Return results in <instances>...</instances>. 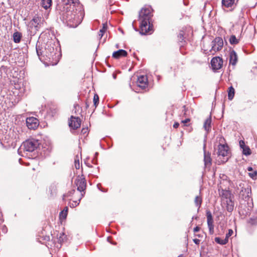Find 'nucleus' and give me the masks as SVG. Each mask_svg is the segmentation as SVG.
I'll use <instances>...</instances> for the list:
<instances>
[{"mask_svg": "<svg viewBox=\"0 0 257 257\" xmlns=\"http://www.w3.org/2000/svg\"><path fill=\"white\" fill-rule=\"evenodd\" d=\"M84 13L78 0H65V24L69 28H76L82 21Z\"/></svg>", "mask_w": 257, "mask_h": 257, "instance_id": "obj_1", "label": "nucleus"}, {"mask_svg": "<svg viewBox=\"0 0 257 257\" xmlns=\"http://www.w3.org/2000/svg\"><path fill=\"white\" fill-rule=\"evenodd\" d=\"M153 9L151 7L142 8L139 12V21H140V33L145 35L152 31L153 25L151 22Z\"/></svg>", "mask_w": 257, "mask_h": 257, "instance_id": "obj_2", "label": "nucleus"}, {"mask_svg": "<svg viewBox=\"0 0 257 257\" xmlns=\"http://www.w3.org/2000/svg\"><path fill=\"white\" fill-rule=\"evenodd\" d=\"M61 50L59 49L57 54L54 49H36L40 60L47 65L57 64L59 56L61 55Z\"/></svg>", "mask_w": 257, "mask_h": 257, "instance_id": "obj_3", "label": "nucleus"}, {"mask_svg": "<svg viewBox=\"0 0 257 257\" xmlns=\"http://www.w3.org/2000/svg\"><path fill=\"white\" fill-rule=\"evenodd\" d=\"M45 21L44 18L38 15H35L30 21L29 24L28 32L31 36L35 35L37 32L43 27Z\"/></svg>", "mask_w": 257, "mask_h": 257, "instance_id": "obj_4", "label": "nucleus"}, {"mask_svg": "<svg viewBox=\"0 0 257 257\" xmlns=\"http://www.w3.org/2000/svg\"><path fill=\"white\" fill-rule=\"evenodd\" d=\"M224 139L221 137L219 138V141L220 143H223ZM229 150L228 147L226 144H221V143L218 146L217 155L219 159H221V157H223V159L221 160L222 163H225L228 159Z\"/></svg>", "mask_w": 257, "mask_h": 257, "instance_id": "obj_5", "label": "nucleus"}, {"mask_svg": "<svg viewBox=\"0 0 257 257\" xmlns=\"http://www.w3.org/2000/svg\"><path fill=\"white\" fill-rule=\"evenodd\" d=\"M40 144L38 140L29 139L23 143L24 149L26 152H32L38 149Z\"/></svg>", "mask_w": 257, "mask_h": 257, "instance_id": "obj_6", "label": "nucleus"}, {"mask_svg": "<svg viewBox=\"0 0 257 257\" xmlns=\"http://www.w3.org/2000/svg\"><path fill=\"white\" fill-rule=\"evenodd\" d=\"M43 109L39 110V112H37L38 113L37 116L39 119L43 120V119H50L54 117L56 113L57 109L54 107H50L47 109L46 113H44Z\"/></svg>", "mask_w": 257, "mask_h": 257, "instance_id": "obj_7", "label": "nucleus"}, {"mask_svg": "<svg viewBox=\"0 0 257 257\" xmlns=\"http://www.w3.org/2000/svg\"><path fill=\"white\" fill-rule=\"evenodd\" d=\"M81 124V120L78 116H71L68 120V125L72 133H74L75 130L79 128Z\"/></svg>", "mask_w": 257, "mask_h": 257, "instance_id": "obj_8", "label": "nucleus"}, {"mask_svg": "<svg viewBox=\"0 0 257 257\" xmlns=\"http://www.w3.org/2000/svg\"><path fill=\"white\" fill-rule=\"evenodd\" d=\"M52 148L53 145L51 140L47 138L44 139L43 143L42 145V150L44 154L46 156L49 155L52 150Z\"/></svg>", "mask_w": 257, "mask_h": 257, "instance_id": "obj_9", "label": "nucleus"}, {"mask_svg": "<svg viewBox=\"0 0 257 257\" xmlns=\"http://www.w3.org/2000/svg\"><path fill=\"white\" fill-rule=\"evenodd\" d=\"M75 183L77 187V190L80 192L84 191L86 187V181L83 175L78 176L75 180Z\"/></svg>", "mask_w": 257, "mask_h": 257, "instance_id": "obj_10", "label": "nucleus"}, {"mask_svg": "<svg viewBox=\"0 0 257 257\" xmlns=\"http://www.w3.org/2000/svg\"><path fill=\"white\" fill-rule=\"evenodd\" d=\"M211 65L213 71L220 69L223 65L222 59L220 57H214L211 60Z\"/></svg>", "mask_w": 257, "mask_h": 257, "instance_id": "obj_11", "label": "nucleus"}, {"mask_svg": "<svg viewBox=\"0 0 257 257\" xmlns=\"http://www.w3.org/2000/svg\"><path fill=\"white\" fill-rule=\"evenodd\" d=\"M251 194V187L249 186H247V187H242L241 190L239 192V196L243 200L245 201H247L249 200V199L250 198Z\"/></svg>", "mask_w": 257, "mask_h": 257, "instance_id": "obj_12", "label": "nucleus"}, {"mask_svg": "<svg viewBox=\"0 0 257 257\" xmlns=\"http://www.w3.org/2000/svg\"><path fill=\"white\" fill-rule=\"evenodd\" d=\"M27 126L29 129L35 130L39 124V119L34 117H29L26 119Z\"/></svg>", "mask_w": 257, "mask_h": 257, "instance_id": "obj_13", "label": "nucleus"}, {"mask_svg": "<svg viewBox=\"0 0 257 257\" xmlns=\"http://www.w3.org/2000/svg\"><path fill=\"white\" fill-rule=\"evenodd\" d=\"M206 217L209 232L211 235L214 233L213 219L211 212L209 210H206Z\"/></svg>", "mask_w": 257, "mask_h": 257, "instance_id": "obj_14", "label": "nucleus"}, {"mask_svg": "<svg viewBox=\"0 0 257 257\" xmlns=\"http://www.w3.org/2000/svg\"><path fill=\"white\" fill-rule=\"evenodd\" d=\"M212 46L211 48H222L224 46L227 45V42L225 40L224 43L223 40L221 37H216L212 42Z\"/></svg>", "mask_w": 257, "mask_h": 257, "instance_id": "obj_15", "label": "nucleus"}, {"mask_svg": "<svg viewBox=\"0 0 257 257\" xmlns=\"http://www.w3.org/2000/svg\"><path fill=\"white\" fill-rule=\"evenodd\" d=\"M138 86L142 89H145L148 85V79L147 75H140L138 77Z\"/></svg>", "mask_w": 257, "mask_h": 257, "instance_id": "obj_16", "label": "nucleus"}, {"mask_svg": "<svg viewBox=\"0 0 257 257\" xmlns=\"http://www.w3.org/2000/svg\"><path fill=\"white\" fill-rule=\"evenodd\" d=\"M204 165L206 167H210L212 164V159L211 158V154L209 152H206L205 150V145H204Z\"/></svg>", "mask_w": 257, "mask_h": 257, "instance_id": "obj_17", "label": "nucleus"}, {"mask_svg": "<svg viewBox=\"0 0 257 257\" xmlns=\"http://www.w3.org/2000/svg\"><path fill=\"white\" fill-rule=\"evenodd\" d=\"M185 32L183 31H180L177 36V41L180 48L185 46L186 44L185 37H184Z\"/></svg>", "mask_w": 257, "mask_h": 257, "instance_id": "obj_18", "label": "nucleus"}, {"mask_svg": "<svg viewBox=\"0 0 257 257\" xmlns=\"http://www.w3.org/2000/svg\"><path fill=\"white\" fill-rule=\"evenodd\" d=\"M127 55V52L124 49H118L113 52L112 56L115 59H119L121 58L126 57Z\"/></svg>", "mask_w": 257, "mask_h": 257, "instance_id": "obj_19", "label": "nucleus"}, {"mask_svg": "<svg viewBox=\"0 0 257 257\" xmlns=\"http://www.w3.org/2000/svg\"><path fill=\"white\" fill-rule=\"evenodd\" d=\"M226 209L229 212H231L234 209V203L231 198L225 200Z\"/></svg>", "mask_w": 257, "mask_h": 257, "instance_id": "obj_20", "label": "nucleus"}, {"mask_svg": "<svg viewBox=\"0 0 257 257\" xmlns=\"http://www.w3.org/2000/svg\"><path fill=\"white\" fill-rule=\"evenodd\" d=\"M237 61V56L236 53L232 50L230 53V63L232 65H235Z\"/></svg>", "mask_w": 257, "mask_h": 257, "instance_id": "obj_21", "label": "nucleus"}, {"mask_svg": "<svg viewBox=\"0 0 257 257\" xmlns=\"http://www.w3.org/2000/svg\"><path fill=\"white\" fill-rule=\"evenodd\" d=\"M220 196L226 200L231 198V193L229 191L226 190H222L219 193Z\"/></svg>", "mask_w": 257, "mask_h": 257, "instance_id": "obj_22", "label": "nucleus"}, {"mask_svg": "<svg viewBox=\"0 0 257 257\" xmlns=\"http://www.w3.org/2000/svg\"><path fill=\"white\" fill-rule=\"evenodd\" d=\"M52 0H42L41 2V6L45 10H48L52 6Z\"/></svg>", "mask_w": 257, "mask_h": 257, "instance_id": "obj_23", "label": "nucleus"}, {"mask_svg": "<svg viewBox=\"0 0 257 257\" xmlns=\"http://www.w3.org/2000/svg\"><path fill=\"white\" fill-rule=\"evenodd\" d=\"M13 40L15 43H19L22 39V34L21 33L16 31L13 34Z\"/></svg>", "mask_w": 257, "mask_h": 257, "instance_id": "obj_24", "label": "nucleus"}, {"mask_svg": "<svg viewBox=\"0 0 257 257\" xmlns=\"http://www.w3.org/2000/svg\"><path fill=\"white\" fill-rule=\"evenodd\" d=\"M211 122V116H210L209 117L207 118L205 120V121L204 123V125H203V127H204V129L207 132H209V130H210Z\"/></svg>", "mask_w": 257, "mask_h": 257, "instance_id": "obj_25", "label": "nucleus"}, {"mask_svg": "<svg viewBox=\"0 0 257 257\" xmlns=\"http://www.w3.org/2000/svg\"><path fill=\"white\" fill-rule=\"evenodd\" d=\"M247 170L249 172L248 173V176L252 179H255L257 176V171L254 170L251 167H248Z\"/></svg>", "mask_w": 257, "mask_h": 257, "instance_id": "obj_26", "label": "nucleus"}, {"mask_svg": "<svg viewBox=\"0 0 257 257\" xmlns=\"http://www.w3.org/2000/svg\"><path fill=\"white\" fill-rule=\"evenodd\" d=\"M60 235H61L59 236V237L57 238V242L56 243V246L58 248H60L62 247V243L64 241V239L62 236L64 235V232H62Z\"/></svg>", "mask_w": 257, "mask_h": 257, "instance_id": "obj_27", "label": "nucleus"}, {"mask_svg": "<svg viewBox=\"0 0 257 257\" xmlns=\"http://www.w3.org/2000/svg\"><path fill=\"white\" fill-rule=\"evenodd\" d=\"M234 3V0H222V6L226 8L231 7Z\"/></svg>", "mask_w": 257, "mask_h": 257, "instance_id": "obj_28", "label": "nucleus"}, {"mask_svg": "<svg viewBox=\"0 0 257 257\" xmlns=\"http://www.w3.org/2000/svg\"><path fill=\"white\" fill-rule=\"evenodd\" d=\"M235 93V90L234 88L231 86L228 88V98L229 100H232L234 97Z\"/></svg>", "mask_w": 257, "mask_h": 257, "instance_id": "obj_29", "label": "nucleus"}, {"mask_svg": "<svg viewBox=\"0 0 257 257\" xmlns=\"http://www.w3.org/2000/svg\"><path fill=\"white\" fill-rule=\"evenodd\" d=\"M229 42L231 45H234L239 43V39L235 35H232L229 39Z\"/></svg>", "mask_w": 257, "mask_h": 257, "instance_id": "obj_30", "label": "nucleus"}, {"mask_svg": "<svg viewBox=\"0 0 257 257\" xmlns=\"http://www.w3.org/2000/svg\"><path fill=\"white\" fill-rule=\"evenodd\" d=\"M84 194L82 193H81V197L77 201H73L72 202H69V204L71 208H74L76 206H78L79 204L80 200L82 197L83 196Z\"/></svg>", "mask_w": 257, "mask_h": 257, "instance_id": "obj_31", "label": "nucleus"}, {"mask_svg": "<svg viewBox=\"0 0 257 257\" xmlns=\"http://www.w3.org/2000/svg\"><path fill=\"white\" fill-rule=\"evenodd\" d=\"M202 202V199L201 196H196L194 200V202L195 204V205L198 207V210H199V208L200 207L201 204Z\"/></svg>", "mask_w": 257, "mask_h": 257, "instance_id": "obj_32", "label": "nucleus"}, {"mask_svg": "<svg viewBox=\"0 0 257 257\" xmlns=\"http://www.w3.org/2000/svg\"><path fill=\"white\" fill-rule=\"evenodd\" d=\"M215 241L216 243L221 245L226 244L228 242V241L225 238L222 239L219 237H215Z\"/></svg>", "mask_w": 257, "mask_h": 257, "instance_id": "obj_33", "label": "nucleus"}, {"mask_svg": "<svg viewBox=\"0 0 257 257\" xmlns=\"http://www.w3.org/2000/svg\"><path fill=\"white\" fill-rule=\"evenodd\" d=\"M242 153L244 155L246 156L250 155L251 153V150L248 146L242 149Z\"/></svg>", "mask_w": 257, "mask_h": 257, "instance_id": "obj_34", "label": "nucleus"}, {"mask_svg": "<svg viewBox=\"0 0 257 257\" xmlns=\"http://www.w3.org/2000/svg\"><path fill=\"white\" fill-rule=\"evenodd\" d=\"M248 223L251 225H257V217H251L250 218L248 221Z\"/></svg>", "mask_w": 257, "mask_h": 257, "instance_id": "obj_35", "label": "nucleus"}, {"mask_svg": "<svg viewBox=\"0 0 257 257\" xmlns=\"http://www.w3.org/2000/svg\"><path fill=\"white\" fill-rule=\"evenodd\" d=\"M74 165L75 167L77 170L80 168L79 157L78 155H76L75 157Z\"/></svg>", "mask_w": 257, "mask_h": 257, "instance_id": "obj_36", "label": "nucleus"}, {"mask_svg": "<svg viewBox=\"0 0 257 257\" xmlns=\"http://www.w3.org/2000/svg\"><path fill=\"white\" fill-rule=\"evenodd\" d=\"M64 209H63L60 213L59 215V222L62 225L63 222L64 221Z\"/></svg>", "mask_w": 257, "mask_h": 257, "instance_id": "obj_37", "label": "nucleus"}, {"mask_svg": "<svg viewBox=\"0 0 257 257\" xmlns=\"http://www.w3.org/2000/svg\"><path fill=\"white\" fill-rule=\"evenodd\" d=\"M93 103L95 107H96L99 103V96L97 94H95L93 97Z\"/></svg>", "mask_w": 257, "mask_h": 257, "instance_id": "obj_38", "label": "nucleus"}, {"mask_svg": "<svg viewBox=\"0 0 257 257\" xmlns=\"http://www.w3.org/2000/svg\"><path fill=\"white\" fill-rule=\"evenodd\" d=\"M233 231L232 229H230L228 230V232L226 234L225 239L228 241V238L232 235Z\"/></svg>", "mask_w": 257, "mask_h": 257, "instance_id": "obj_39", "label": "nucleus"}, {"mask_svg": "<svg viewBox=\"0 0 257 257\" xmlns=\"http://www.w3.org/2000/svg\"><path fill=\"white\" fill-rule=\"evenodd\" d=\"M88 134V127H83L81 131V134L82 135H87Z\"/></svg>", "mask_w": 257, "mask_h": 257, "instance_id": "obj_40", "label": "nucleus"}, {"mask_svg": "<svg viewBox=\"0 0 257 257\" xmlns=\"http://www.w3.org/2000/svg\"><path fill=\"white\" fill-rule=\"evenodd\" d=\"M49 189L51 191V194L52 195H54L56 193V189L54 186H51Z\"/></svg>", "mask_w": 257, "mask_h": 257, "instance_id": "obj_41", "label": "nucleus"}, {"mask_svg": "<svg viewBox=\"0 0 257 257\" xmlns=\"http://www.w3.org/2000/svg\"><path fill=\"white\" fill-rule=\"evenodd\" d=\"M239 144L240 147L241 149L247 146L245 145L244 142L242 140H240L239 142Z\"/></svg>", "mask_w": 257, "mask_h": 257, "instance_id": "obj_42", "label": "nucleus"}, {"mask_svg": "<svg viewBox=\"0 0 257 257\" xmlns=\"http://www.w3.org/2000/svg\"><path fill=\"white\" fill-rule=\"evenodd\" d=\"M183 110H182V111L183 112V114L184 115H186V113H187V111L188 110V108L186 107V105H184L183 106Z\"/></svg>", "mask_w": 257, "mask_h": 257, "instance_id": "obj_43", "label": "nucleus"}, {"mask_svg": "<svg viewBox=\"0 0 257 257\" xmlns=\"http://www.w3.org/2000/svg\"><path fill=\"white\" fill-rule=\"evenodd\" d=\"M75 192V190H71V191H69L67 194H65V197L66 196H71L72 194H73Z\"/></svg>", "mask_w": 257, "mask_h": 257, "instance_id": "obj_44", "label": "nucleus"}, {"mask_svg": "<svg viewBox=\"0 0 257 257\" xmlns=\"http://www.w3.org/2000/svg\"><path fill=\"white\" fill-rule=\"evenodd\" d=\"M98 155V153L97 152H96L95 153V156H94V159L92 160V162L93 164H96V162L97 161V159H96V157L97 156V155Z\"/></svg>", "mask_w": 257, "mask_h": 257, "instance_id": "obj_45", "label": "nucleus"}, {"mask_svg": "<svg viewBox=\"0 0 257 257\" xmlns=\"http://www.w3.org/2000/svg\"><path fill=\"white\" fill-rule=\"evenodd\" d=\"M104 34V33H103L102 31H99L98 34V38L101 39L103 36Z\"/></svg>", "mask_w": 257, "mask_h": 257, "instance_id": "obj_46", "label": "nucleus"}, {"mask_svg": "<svg viewBox=\"0 0 257 257\" xmlns=\"http://www.w3.org/2000/svg\"><path fill=\"white\" fill-rule=\"evenodd\" d=\"M11 57V55H9V56L8 57L6 55H5L3 56V59H2V60L3 61H7V60H8L9 61H10V59L9 58V57Z\"/></svg>", "mask_w": 257, "mask_h": 257, "instance_id": "obj_47", "label": "nucleus"}, {"mask_svg": "<svg viewBox=\"0 0 257 257\" xmlns=\"http://www.w3.org/2000/svg\"><path fill=\"white\" fill-rule=\"evenodd\" d=\"M43 240L45 241H48L50 240V236L49 235H45L42 236Z\"/></svg>", "mask_w": 257, "mask_h": 257, "instance_id": "obj_48", "label": "nucleus"}, {"mask_svg": "<svg viewBox=\"0 0 257 257\" xmlns=\"http://www.w3.org/2000/svg\"><path fill=\"white\" fill-rule=\"evenodd\" d=\"M193 242L197 245L199 244L200 240L199 239L197 238H194L193 239Z\"/></svg>", "mask_w": 257, "mask_h": 257, "instance_id": "obj_49", "label": "nucleus"}, {"mask_svg": "<svg viewBox=\"0 0 257 257\" xmlns=\"http://www.w3.org/2000/svg\"><path fill=\"white\" fill-rule=\"evenodd\" d=\"M77 107H79V105L78 104H74V109L73 110H74L75 113L76 112V111L77 110Z\"/></svg>", "mask_w": 257, "mask_h": 257, "instance_id": "obj_50", "label": "nucleus"}, {"mask_svg": "<svg viewBox=\"0 0 257 257\" xmlns=\"http://www.w3.org/2000/svg\"><path fill=\"white\" fill-rule=\"evenodd\" d=\"M200 230V227L198 226H196L193 229V231L194 232H198Z\"/></svg>", "mask_w": 257, "mask_h": 257, "instance_id": "obj_51", "label": "nucleus"}, {"mask_svg": "<svg viewBox=\"0 0 257 257\" xmlns=\"http://www.w3.org/2000/svg\"><path fill=\"white\" fill-rule=\"evenodd\" d=\"M190 119L189 118H186L185 120H182V122L185 124L189 122Z\"/></svg>", "mask_w": 257, "mask_h": 257, "instance_id": "obj_52", "label": "nucleus"}, {"mask_svg": "<svg viewBox=\"0 0 257 257\" xmlns=\"http://www.w3.org/2000/svg\"><path fill=\"white\" fill-rule=\"evenodd\" d=\"M179 123L177 122H175L173 125V127L175 128H177L179 127Z\"/></svg>", "mask_w": 257, "mask_h": 257, "instance_id": "obj_53", "label": "nucleus"}, {"mask_svg": "<svg viewBox=\"0 0 257 257\" xmlns=\"http://www.w3.org/2000/svg\"><path fill=\"white\" fill-rule=\"evenodd\" d=\"M68 208L67 206H65V219L66 218L67 215Z\"/></svg>", "mask_w": 257, "mask_h": 257, "instance_id": "obj_54", "label": "nucleus"}, {"mask_svg": "<svg viewBox=\"0 0 257 257\" xmlns=\"http://www.w3.org/2000/svg\"><path fill=\"white\" fill-rule=\"evenodd\" d=\"M6 69V67H5L4 66H2L0 68L1 71H5Z\"/></svg>", "mask_w": 257, "mask_h": 257, "instance_id": "obj_55", "label": "nucleus"}, {"mask_svg": "<svg viewBox=\"0 0 257 257\" xmlns=\"http://www.w3.org/2000/svg\"><path fill=\"white\" fill-rule=\"evenodd\" d=\"M3 51L4 53H3V54H5L6 52L9 53L10 52V49H7V51H6L5 49H3Z\"/></svg>", "mask_w": 257, "mask_h": 257, "instance_id": "obj_56", "label": "nucleus"}, {"mask_svg": "<svg viewBox=\"0 0 257 257\" xmlns=\"http://www.w3.org/2000/svg\"><path fill=\"white\" fill-rule=\"evenodd\" d=\"M86 108H88L89 106V102L88 101L85 102Z\"/></svg>", "mask_w": 257, "mask_h": 257, "instance_id": "obj_57", "label": "nucleus"}, {"mask_svg": "<svg viewBox=\"0 0 257 257\" xmlns=\"http://www.w3.org/2000/svg\"><path fill=\"white\" fill-rule=\"evenodd\" d=\"M106 27L102 28L99 31H102L103 33H105L106 31Z\"/></svg>", "mask_w": 257, "mask_h": 257, "instance_id": "obj_58", "label": "nucleus"}, {"mask_svg": "<svg viewBox=\"0 0 257 257\" xmlns=\"http://www.w3.org/2000/svg\"><path fill=\"white\" fill-rule=\"evenodd\" d=\"M106 27L102 28L99 31H102L103 33H105L106 31Z\"/></svg>", "mask_w": 257, "mask_h": 257, "instance_id": "obj_59", "label": "nucleus"}, {"mask_svg": "<svg viewBox=\"0 0 257 257\" xmlns=\"http://www.w3.org/2000/svg\"><path fill=\"white\" fill-rule=\"evenodd\" d=\"M104 27H106L107 28V24L106 23H104L103 24V27L102 28H104Z\"/></svg>", "mask_w": 257, "mask_h": 257, "instance_id": "obj_60", "label": "nucleus"}, {"mask_svg": "<svg viewBox=\"0 0 257 257\" xmlns=\"http://www.w3.org/2000/svg\"><path fill=\"white\" fill-rule=\"evenodd\" d=\"M115 47H116V48H118V47H119V44H116L115 45Z\"/></svg>", "mask_w": 257, "mask_h": 257, "instance_id": "obj_61", "label": "nucleus"}, {"mask_svg": "<svg viewBox=\"0 0 257 257\" xmlns=\"http://www.w3.org/2000/svg\"><path fill=\"white\" fill-rule=\"evenodd\" d=\"M85 163L87 165V166L88 167H92L91 166H90V165H89L87 164H86V162H85Z\"/></svg>", "mask_w": 257, "mask_h": 257, "instance_id": "obj_62", "label": "nucleus"}, {"mask_svg": "<svg viewBox=\"0 0 257 257\" xmlns=\"http://www.w3.org/2000/svg\"><path fill=\"white\" fill-rule=\"evenodd\" d=\"M196 235L197 236H198V237H201V235L200 234H196Z\"/></svg>", "mask_w": 257, "mask_h": 257, "instance_id": "obj_63", "label": "nucleus"}, {"mask_svg": "<svg viewBox=\"0 0 257 257\" xmlns=\"http://www.w3.org/2000/svg\"><path fill=\"white\" fill-rule=\"evenodd\" d=\"M63 19L64 18V17H63V14L61 15V19Z\"/></svg>", "mask_w": 257, "mask_h": 257, "instance_id": "obj_64", "label": "nucleus"}]
</instances>
